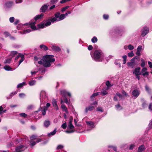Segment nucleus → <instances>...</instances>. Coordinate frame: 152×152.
<instances>
[{"instance_id": "a18cd8bd", "label": "nucleus", "mask_w": 152, "mask_h": 152, "mask_svg": "<svg viewBox=\"0 0 152 152\" xmlns=\"http://www.w3.org/2000/svg\"><path fill=\"white\" fill-rule=\"evenodd\" d=\"M60 15V13L59 12H56L55 14V16L57 19L59 18Z\"/></svg>"}, {"instance_id": "f8f14e48", "label": "nucleus", "mask_w": 152, "mask_h": 152, "mask_svg": "<svg viewBox=\"0 0 152 152\" xmlns=\"http://www.w3.org/2000/svg\"><path fill=\"white\" fill-rule=\"evenodd\" d=\"M149 29L147 27H145L143 28V30L142 31L141 35L142 36H144L147 34L149 32Z\"/></svg>"}, {"instance_id": "473e14b6", "label": "nucleus", "mask_w": 152, "mask_h": 152, "mask_svg": "<svg viewBox=\"0 0 152 152\" xmlns=\"http://www.w3.org/2000/svg\"><path fill=\"white\" fill-rule=\"evenodd\" d=\"M36 83V81L34 80H31L29 82L28 84L30 86H32L34 85Z\"/></svg>"}, {"instance_id": "6e6552de", "label": "nucleus", "mask_w": 152, "mask_h": 152, "mask_svg": "<svg viewBox=\"0 0 152 152\" xmlns=\"http://www.w3.org/2000/svg\"><path fill=\"white\" fill-rule=\"evenodd\" d=\"M136 64V63L135 62V58H132L130 62H128L127 63V66L129 67H131L132 68H134Z\"/></svg>"}, {"instance_id": "37998d69", "label": "nucleus", "mask_w": 152, "mask_h": 152, "mask_svg": "<svg viewBox=\"0 0 152 152\" xmlns=\"http://www.w3.org/2000/svg\"><path fill=\"white\" fill-rule=\"evenodd\" d=\"M68 126L70 129H72L74 128V126L73 125L72 122H69Z\"/></svg>"}, {"instance_id": "49530a36", "label": "nucleus", "mask_w": 152, "mask_h": 152, "mask_svg": "<svg viewBox=\"0 0 152 152\" xmlns=\"http://www.w3.org/2000/svg\"><path fill=\"white\" fill-rule=\"evenodd\" d=\"M115 107H116V109L118 110H120L122 109L121 107L120 106V104H119L116 105H115Z\"/></svg>"}, {"instance_id": "09e8293b", "label": "nucleus", "mask_w": 152, "mask_h": 152, "mask_svg": "<svg viewBox=\"0 0 152 152\" xmlns=\"http://www.w3.org/2000/svg\"><path fill=\"white\" fill-rule=\"evenodd\" d=\"M31 31V30L30 29V28H28V29L25 30H24L23 33V34L28 33L30 32Z\"/></svg>"}, {"instance_id": "13d9d810", "label": "nucleus", "mask_w": 152, "mask_h": 152, "mask_svg": "<svg viewBox=\"0 0 152 152\" xmlns=\"http://www.w3.org/2000/svg\"><path fill=\"white\" fill-rule=\"evenodd\" d=\"M97 111L101 112H103V111L102 107H99L97 108Z\"/></svg>"}, {"instance_id": "39448f33", "label": "nucleus", "mask_w": 152, "mask_h": 152, "mask_svg": "<svg viewBox=\"0 0 152 152\" xmlns=\"http://www.w3.org/2000/svg\"><path fill=\"white\" fill-rule=\"evenodd\" d=\"M36 22H30L28 23H26L24 24V25L26 26L27 27H30L33 30L37 29V28L35 26Z\"/></svg>"}, {"instance_id": "8fccbe9b", "label": "nucleus", "mask_w": 152, "mask_h": 152, "mask_svg": "<svg viewBox=\"0 0 152 152\" xmlns=\"http://www.w3.org/2000/svg\"><path fill=\"white\" fill-rule=\"evenodd\" d=\"M109 18L108 15L106 14H104L103 15V18L104 19L107 20Z\"/></svg>"}, {"instance_id": "864d4df0", "label": "nucleus", "mask_w": 152, "mask_h": 152, "mask_svg": "<svg viewBox=\"0 0 152 152\" xmlns=\"http://www.w3.org/2000/svg\"><path fill=\"white\" fill-rule=\"evenodd\" d=\"M64 148L63 145H58L57 146L56 149L57 150L61 149H62V148Z\"/></svg>"}, {"instance_id": "b1692460", "label": "nucleus", "mask_w": 152, "mask_h": 152, "mask_svg": "<svg viewBox=\"0 0 152 152\" xmlns=\"http://www.w3.org/2000/svg\"><path fill=\"white\" fill-rule=\"evenodd\" d=\"M27 84L25 82H23L22 83L19 84L17 86L18 88H21L23 87L24 86L26 85Z\"/></svg>"}, {"instance_id": "a211bd4d", "label": "nucleus", "mask_w": 152, "mask_h": 152, "mask_svg": "<svg viewBox=\"0 0 152 152\" xmlns=\"http://www.w3.org/2000/svg\"><path fill=\"white\" fill-rule=\"evenodd\" d=\"M50 122L48 120H45L44 123V126L46 128L48 127L50 125Z\"/></svg>"}, {"instance_id": "aec40b11", "label": "nucleus", "mask_w": 152, "mask_h": 152, "mask_svg": "<svg viewBox=\"0 0 152 152\" xmlns=\"http://www.w3.org/2000/svg\"><path fill=\"white\" fill-rule=\"evenodd\" d=\"M19 56H20V57L21 58L19 61L18 66H19L20 64L23 61L24 58V56L23 54H20Z\"/></svg>"}, {"instance_id": "5fc2aeb1", "label": "nucleus", "mask_w": 152, "mask_h": 152, "mask_svg": "<svg viewBox=\"0 0 152 152\" xmlns=\"http://www.w3.org/2000/svg\"><path fill=\"white\" fill-rule=\"evenodd\" d=\"M34 107V106L33 105H28L27 107V109L28 110H30V109H33Z\"/></svg>"}, {"instance_id": "72a5a7b5", "label": "nucleus", "mask_w": 152, "mask_h": 152, "mask_svg": "<svg viewBox=\"0 0 152 152\" xmlns=\"http://www.w3.org/2000/svg\"><path fill=\"white\" fill-rule=\"evenodd\" d=\"M51 21L50 20V19H49L46 23H45L46 27L50 26L51 24Z\"/></svg>"}, {"instance_id": "9d476101", "label": "nucleus", "mask_w": 152, "mask_h": 152, "mask_svg": "<svg viewBox=\"0 0 152 152\" xmlns=\"http://www.w3.org/2000/svg\"><path fill=\"white\" fill-rule=\"evenodd\" d=\"M49 6V4L47 3L46 4H45L42 6L41 8L40 9V11L42 12H44L47 10L48 7Z\"/></svg>"}, {"instance_id": "9b49d317", "label": "nucleus", "mask_w": 152, "mask_h": 152, "mask_svg": "<svg viewBox=\"0 0 152 152\" xmlns=\"http://www.w3.org/2000/svg\"><path fill=\"white\" fill-rule=\"evenodd\" d=\"M57 101L55 99H53L52 101V104L53 107L56 110H58L59 109L57 104Z\"/></svg>"}, {"instance_id": "cd10ccee", "label": "nucleus", "mask_w": 152, "mask_h": 152, "mask_svg": "<svg viewBox=\"0 0 152 152\" xmlns=\"http://www.w3.org/2000/svg\"><path fill=\"white\" fill-rule=\"evenodd\" d=\"M56 133V129H54L52 132L48 134V135L50 137L53 136Z\"/></svg>"}, {"instance_id": "dca6fc26", "label": "nucleus", "mask_w": 152, "mask_h": 152, "mask_svg": "<svg viewBox=\"0 0 152 152\" xmlns=\"http://www.w3.org/2000/svg\"><path fill=\"white\" fill-rule=\"evenodd\" d=\"M140 92L137 90H134L132 92V95L134 97H137L139 95Z\"/></svg>"}, {"instance_id": "338daca9", "label": "nucleus", "mask_w": 152, "mask_h": 152, "mask_svg": "<svg viewBox=\"0 0 152 152\" xmlns=\"http://www.w3.org/2000/svg\"><path fill=\"white\" fill-rule=\"evenodd\" d=\"M145 89L149 93L150 92V90L149 87L147 85L145 86Z\"/></svg>"}, {"instance_id": "0e129e2a", "label": "nucleus", "mask_w": 152, "mask_h": 152, "mask_svg": "<svg viewBox=\"0 0 152 152\" xmlns=\"http://www.w3.org/2000/svg\"><path fill=\"white\" fill-rule=\"evenodd\" d=\"M25 96V94L23 93H20L19 94V96L20 98H22Z\"/></svg>"}, {"instance_id": "7c9ffc66", "label": "nucleus", "mask_w": 152, "mask_h": 152, "mask_svg": "<svg viewBox=\"0 0 152 152\" xmlns=\"http://www.w3.org/2000/svg\"><path fill=\"white\" fill-rule=\"evenodd\" d=\"M48 108L46 107H44L42 111V113L43 115H44L46 113V111L47 110Z\"/></svg>"}, {"instance_id": "f257e3e1", "label": "nucleus", "mask_w": 152, "mask_h": 152, "mask_svg": "<svg viewBox=\"0 0 152 152\" xmlns=\"http://www.w3.org/2000/svg\"><path fill=\"white\" fill-rule=\"evenodd\" d=\"M53 55H46L43 57L42 59L38 61L39 64H42L45 67L50 66L52 63L54 62L55 59Z\"/></svg>"}, {"instance_id": "f704fd0d", "label": "nucleus", "mask_w": 152, "mask_h": 152, "mask_svg": "<svg viewBox=\"0 0 152 152\" xmlns=\"http://www.w3.org/2000/svg\"><path fill=\"white\" fill-rule=\"evenodd\" d=\"M142 48H137L136 52V54L137 55L140 56V51L141 50Z\"/></svg>"}, {"instance_id": "de8ad7c7", "label": "nucleus", "mask_w": 152, "mask_h": 152, "mask_svg": "<svg viewBox=\"0 0 152 152\" xmlns=\"http://www.w3.org/2000/svg\"><path fill=\"white\" fill-rule=\"evenodd\" d=\"M69 7V6H66L65 7H64L62 8V9H61V11L62 12H63L64 11H66V10L68 9Z\"/></svg>"}, {"instance_id": "423d86ee", "label": "nucleus", "mask_w": 152, "mask_h": 152, "mask_svg": "<svg viewBox=\"0 0 152 152\" xmlns=\"http://www.w3.org/2000/svg\"><path fill=\"white\" fill-rule=\"evenodd\" d=\"M27 148V146L20 145L15 148V151L16 152H21L25 150Z\"/></svg>"}, {"instance_id": "052dcab7", "label": "nucleus", "mask_w": 152, "mask_h": 152, "mask_svg": "<svg viewBox=\"0 0 152 152\" xmlns=\"http://www.w3.org/2000/svg\"><path fill=\"white\" fill-rule=\"evenodd\" d=\"M109 148H112L115 151H116L117 150V148L116 147L113 146H109Z\"/></svg>"}, {"instance_id": "1a4fd4ad", "label": "nucleus", "mask_w": 152, "mask_h": 152, "mask_svg": "<svg viewBox=\"0 0 152 152\" xmlns=\"http://www.w3.org/2000/svg\"><path fill=\"white\" fill-rule=\"evenodd\" d=\"M61 94L64 96L68 95L69 96H71V94L70 92L67 91L65 90H62L60 91Z\"/></svg>"}, {"instance_id": "20e7f679", "label": "nucleus", "mask_w": 152, "mask_h": 152, "mask_svg": "<svg viewBox=\"0 0 152 152\" xmlns=\"http://www.w3.org/2000/svg\"><path fill=\"white\" fill-rule=\"evenodd\" d=\"M48 96L46 92L44 91H42L40 95V99L41 103L43 104L47 100Z\"/></svg>"}, {"instance_id": "c03bdc74", "label": "nucleus", "mask_w": 152, "mask_h": 152, "mask_svg": "<svg viewBox=\"0 0 152 152\" xmlns=\"http://www.w3.org/2000/svg\"><path fill=\"white\" fill-rule=\"evenodd\" d=\"M100 94V92H98L93 94L91 96V99H92L95 96H97L98 95H99Z\"/></svg>"}, {"instance_id": "6ab92c4d", "label": "nucleus", "mask_w": 152, "mask_h": 152, "mask_svg": "<svg viewBox=\"0 0 152 152\" xmlns=\"http://www.w3.org/2000/svg\"><path fill=\"white\" fill-rule=\"evenodd\" d=\"M94 108V107L92 105H90L87 107H86L85 109V112L87 113L88 111H91Z\"/></svg>"}, {"instance_id": "6e6d98bb", "label": "nucleus", "mask_w": 152, "mask_h": 152, "mask_svg": "<svg viewBox=\"0 0 152 152\" xmlns=\"http://www.w3.org/2000/svg\"><path fill=\"white\" fill-rule=\"evenodd\" d=\"M128 55L129 57H132L134 55L133 52L132 51L131 52L129 53Z\"/></svg>"}, {"instance_id": "4c0bfd02", "label": "nucleus", "mask_w": 152, "mask_h": 152, "mask_svg": "<svg viewBox=\"0 0 152 152\" xmlns=\"http://www.w3.org/2000/svg\"><path fill=\"white\" fill-rule=\"evenodd\" d=\"M141 66L142 67H144L145 65V61L144 59H141Z\"/></svg>"}, {"instance_id": "ea45409f", "label": "nucleus", "mask_w": 152, "mask_h": 152, "mask_svg": "<svg viewBox=\"0 0 152 152\" xmlns=\"http://www.w3.org/2000/svg\"><path fill=\"white\" fill-rule=\"evenodd\" d=\"M97 39L95 37H94L91 39L92 42L94 43H95L96 42H97Z\"/></svg>"}, {"instance_id": "2f4dec72", "label": "nucleus", "mask_w": 152, "mask_h": 152, "mask_svg": "<svg viewBox=\"0 0 152 152\" xmlns=\"http://www.w3.org/2000/svg\"><path fill=\"white\" fill-rule=\"evenodd\" d=\"M100 93H101L102 95H105L108 94V92L106 90L102 89Z\"/></svg>"}, {"instance_id": "a878e982", "label": "nucleus", "mask_w": 152, "mask_h": 152, "mask_svg": "<svg viewBox=\"0 0 152 152\" xmlns=\"http://www.w3.org/2000/svg\"><path fill=\"white\" fill-rule=\"evenodd\" d=\"M4 69L6 71H12V68L8 65L5 66L4 67Z\"/></svg>"}, {"instance_id": "7ed1b4c3", "label": "nucleus", "mask_w": 152, "mask_h": 152, "mask_svg": "<svg viewBox=\"0 0 152 152\" xmlns=\"http://www.w3.org/2000/svg\"><path fill=\"white\" fill-rule=\"evenodd\" d=\"M36 135H33L30 137V145L31 146H34L36 143H38L41 141L40 138H37Z\"/></svg>"}, {"instance_id": "680f3d73", "label": "nucleus", "mask_w": 152, "mask_h": 152, "mask_svg": "<svg viewBox=\"0 0 152 152\" xmlns=\"http://www.w3.org/2000/svg\"><path fill=\"white\" fill-rule=\"evenodd\" d=\"M142 107L143 108H145L147 106V104L145 102H144L142 104Z\"/></svg>"}, {"instance_id": "3c124183", "label": "nucleus", "mask_w": 152, "mask_h": 152, "mask_svg": "<svg viewBox=\"0 0 152 152\" xmlns=\"http://www.w3.org/2000/svg\"><path fill=\"white\" fill-rule=\"evenodd\" d=\"M19 115L24 118H26L27 117V115L26 114H25L24 113H20L19 114Z\"/></svg>"}, {"instance_id": "4468645a", "label": "nucleus", "mask_w": 152, "mask_h": 152, "mask_svg": "<svg viewBox=\"0 0 152 152\" xmlns=\"http://www.w3.org/2000/svg\"><path fill=\"white\" fill-rule=\"evenodd\" d=\"M147 68L145 67H143L142 70V75L143 76H145L146 75H149V72H147Z\"/></svg>"}, {"instance_id": "5701e85b", "label": "nucleus", "mask_w": 152, "mask_h": 152, "mask_svg": "<svg viewBox=\"0 0 152 152\" xmlns=\"http://www.w3.org/2000/svg\"><path fill=\"white\" fill-rule=\"evenodd\" d=\"M12 58V57H10L8 58H7L5 60V61H4V64H10L11 62Z\"/></svg>"}, {"instance_id": "e433bc0d", "label": "nucleus", "mask_w": 152, "mask_h": 152, "mask_svg": "<svg viewBox=\"0 0 152 152\" xmlns=\"http://www.w3.org/2000/svg\"><path fill=\"white\" fill-rule=\"evenodd\" d=\"M115 64L116 65L118 66L119 68H120L121 67V64L118 60H116L115 61Z\"/></svg>"}, {"instance_id": "0eeeda50", "label": "nucleus", "mask_w": 152, "mask_h": 152, "mask_svg": "<svg viewBox=\"0 0 152 152\" xmlns=\"http://www.w3.org/2000/svg\"><path fill=\"white\" fill-rule=\"evenodd\" d=\"M86 123L88 127L89 128L87 129V130H91L95 126V122H94L92 121H86Z\"/></svg>"}, {"instance_id": "4d7b16f0", "label": "nucleus", "mask_w": 152, "mask_h": 152, "mask_svg": "<svg viewBox=\"0 0 152 152\" xmlns=\"http://www.w3.org/2000/svg\"><path fill=\"white\" fill-rule=\"evenodd\" d=\"M121 93L123 95L125 96H129V95L127 94L126 93L124 90L122 91Z\"/></svg>"}, {"instance_id": "a19ab883", "label": "nucleus", "mask_w": 152, "mask_h": 152, "mask_svg": "<svg viewBox=\"0 0 152 152\" xmlns=\"http://www.w3.org/2000/svg\"><path fill=\"white\" fill-rule=\"evenodd\" d=\"M6 111V110H3V108L2 106H0V115L3 113H5Z\"/></svg>"}, {"instance_id": "c85d7f7f", "label": "nucleus", "mask_w": 152, "mask_h": 152, "mask_svg": "<svg viewBox=\"0 0 152 152\" xmlns=\"http://www.w3.org/2000/svg\"><path fill=\"white\" fill-rule=\"evenodd\" d=\"M18 53V52L16 51H12L11 52L10 54V56H12V57H13L15 56Z\"/></svg>"}, {"instance_id": "c9c22d12", "label": "nucleus", "mask_w": 152, "mask_h": 152, "mask_svg": "<svg viewBox=\"0 0 152 152\" xmlns=\"http://www.w3.org/2000/svg\"><path fill=\"white\" fill-rule=\"evenodd\" d=\"M122 57L123 58V63L124 64H126V62L127 56L126 55H124L122 56Z\"/></svg>"}, {"instance_id": "58836bf2", "label": "nucleus", "mask_w": 152, "mask_h": 152, "mask_svg": "<svg viewBox=\"0 0 152 152\" xmlns=\"http://www.w3.org/2000/svg\"><path fill=\"white\" fill-rule=\"evenodd\" d=\"M116 95L118 96L121 99H124V98L123 95L117 92L116 93Z\"/></svg>"}, {"instance_id": "79ce46f5", "label": "nucleus", "mask_w": 152, "mask_h": 152, "mask_svg": "<svg viewBox=\"0 0 152 152\" xmlns=\"http://www.w3.org/2000/svg\"><path fill=\"white\" fill-rule=\"evenodd\" d=\"M106 85L107 86V87H111L113 86V84H111L109 81H107L106 82Z\"/></svg>"}, {"instance_id": "f03ea898", "label": "nucleus", "mask_w": 152, "mask_h": 152, "mask_svg": "<svg viewBox=\"0 0 152 152\" xmlns=\"http://www.w3.org/2000/svg\"><path fill=\"white\" fill-rule=\"evenodd\" d=\"M92 58L96 61H102L104 58V55L102 51L99 50H95L91 52Z\"/></svg>"}, {"instance_id": "bb28decb", "label": "nucleus", "mask_w": 152, "mask_h": 152, "mask_svg": "<svg viewBox=\"0 0 152 152\" xmlns=\"http://www.w3.org/2000/svg\"><path fill=\"white\" fill-rule=\"evenodd\" d=\"M65 18V15L64 14H60L59 18H58V21H60L62 20Z\"/></svg>"}, {"instance_id": "393cba45", "label": "nucleus", "mask_w": 152, "mask_h": 152, "mask_svg": "<svg viewBox=\"0 0 152 152\" xmlns=\"http://www.w3.org/2000/svg\"><path fill=\"white\" fill-rule=\"evenodd\" d=\"M50 20L51 21V22L52 23H54V22L56 21H58V19H57L56 18L52 17L50 18Z\"/></svg>"}, {"instance_id": "ddd939ff", "label": "nucleus", "mask_w": 152, "mask_h": 152, "mask_svg": "<svg viewBox=\"0 0 152 152\" xmlns=\"http://www.w3.org/2000/svg\"><path fill=\"white\" fill-rule=\"evenodd\" d=\"M140 68L139 67L135 68L134 70L133 71V72L135 75H140L141 73L140 72Z\"/></svg>"}, {"instance_id": "e2e57ef3", "label": "nucleus", "mask_w": 152, "mask_h": 152, "mask_svg": "<svg viewBox=\"0 0 152 152\" xmlns=\"http://www.w3.org/2000/svg\"><path fill=\"white\" fill-rule=\"evenodd\" d=\"M11 23H13L14 21V17H11L9 19Z\"/></svg>"}, {"instance_id": "603ef678", "label": "nucleus", "mask_w": 152, "mask_h": 152, "mask_svg": "<svg viewBox=\"0 0 152 152\" xmlns=\"http://www.w3.org/2000/svg\"><path fill=\"white\" fill-rule=\"evenodd\" d=\"M66 126L67 125L66 122L63 124L61 126V127L64 129H65L66 128Z\"/></svg>"}, {"instance_id": "69168bd1", "label": "nucleus", "mask_w": 152, "mask_h": 152, "mask_svg": "<svg viewBox=\"0 0 152 152\" xmlns=\"http://www.w3.org/2000/svg\"><path fill=\"white\" fill-rule=\"evenodd\" d=\"M135 147V145L134 144H131L129 147V149L130 150H132Z\"/></svg>"}, {"instance_id": "4be33fe9", "label": "nucleus", "mask_w": 152, "mask_h": 152, "mask_svg": "<svg viewBox=\"0 0 152 152\" xmlns=\"http://www.w3.org/2000/svg\"><path fill=\"white\" fill-rule=\"evenodd\" d=\"M44 15L43 13H41L40 15H37L34 18V19L35 20H37L41 18H42Z\"/></svg>"}, {"instance_id": "f3484780", "label": "nucleus", "mask_w": 152, "mask_h": 152, "mask_svg": "<svg viewBox=\"0 0 152 152\" xmlns=\"http://www.w3.org/2000/svg\"><path fill=\"white\" fill-rule=\"evenodd\" d=\"M13 4V2L12 1H9L6 2L5 4V7L6 8H9L11 7Z\"/></svg>"}, {"instance_id": "412c9836", "label": "nucleus", "mask_w": 152, "mask_h": 152, "mask_svg": "<svg viewBox=\"0 0 152 152\" xmlns=\"http://www.w3.org/2000/svg\"><path fill=\"white\" fill-rule=\"evenodd\" d=\"M61 108H62L63 110L65 111L66 113H68L69 112L67 110V107H66L65 105L64 104H62L61 105Z\"/></svg>"}, {"instance_id": "c756f323", "label": "nucleus", "mask_w": 152, "mask_h": 152, "mask_svg": "<svg viewBox=\"0 0 152 152\" xmlns=\"http://www.w3.org/2000/svg\"><path fill=\"white\" fill-rule=\"evenodd\" d=\"M38 27L39 28H43L46 27L45 23H42L38 25Z\"/></svg>"}, {"instance_id": "bf43d9fd", "label": "nucleus", "mask_w": 152, "mask_h": 152, "mask_svg": "<svg viewBox=\"0 0 152 152\" xmlns=\"http://www.w3.org/2000/svg\"><path fill=\"white\" fill-rule=\"evenodd\" d=\"M18 92V91H16L14 92H12L10 94V96L11 97H12L13 95L16 94Z\"/></svg>"}, {"instance_id": "2eb2a0df", "label": "nucleus", "mask_w": 152, "mask_h": 152, "mask_svg": "<svg viewBox=\"0 0 152 152\" xmlns=\"http://www.w3.org/2000/svg\"><path fill=\"white\" fill-rule=\"evenodd\" d=\"M145 149V146L143 145H142L138 148L137 151V152H142Z\"/></svg>"}, {"instance_id": "774afa93", "label": "nucleus", "mask_w": 152, "mask_h": 152, "mask_svg": "<svg viewBox=\"0 0 152 152\" xmlns=\"http://www.w3.org/2000/svg\"><path fill=\"white\" fill-rule=\"evenodd\" d=\"M149 109L151 111H152V104H150L148 107Z\"/></svg>"}]
</instances>
